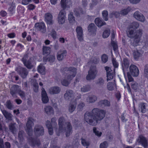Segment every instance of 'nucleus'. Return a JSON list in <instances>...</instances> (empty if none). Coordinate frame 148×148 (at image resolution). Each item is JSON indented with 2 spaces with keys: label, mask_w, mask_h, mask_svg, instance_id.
I'll return each instance as SVG.
<instances>
[{
  "label": "nucleus",
  "mask_w": 148,
  "mask_h": 148,
  "mask_svg": "<svg viewBox=\"0 0 148 148\" xmlns=\"http://www.w3.org/2000/svg\"><path fill=\"white\" fill-rule=\"evenodd\" d=\"M42 100L44 103H47L49 101V99L47 96V94L44 89L42 88L41 93Z\"/></svg>",
  "instance_id": "17"
},
{
  "label": "nucleus",
  "mask_w": 148,
  "mask_h": 148,
  "mask_svg": "<svg viewBox=\"0 0 148 148\" xmlns=\"http://www.w3.org/2000/svg\"><path fill=\"white\" fill-rule=\"evenodd\" d=\"M34 120L32 118H29L28 119L27 122L26 124V132L28 134L31 135L33 133V130L32 126L34 125Z\"/></svg>",
  "instance_id": "6"
},
{
  "label": "nucleus",
  "mask_w": 148,
  "mask_h": 148,
  "mask_svg": "<svg viewBox=\"0 0 148 148\" xmlns=\"http://www.w3.org/2000/svg\"><path fill=\"white\" fill-rule=\"evenodd\" d=\"M43 53L44 55H48L50 54L51 48L47 46H44L43 48Z\"/></svg>",
  "instance_id": "32"
},
{
  "label": "nucleus",
  "mask_w": 148,
  "mask_h": 148,
  "mask_svg": "<svg viewBox=\"0 0 148 148\" xmlns=\"http://www.w3.org/2000/svg\"><path fill=\"white\" fill-rule=\"evenodd\" d=\"M56 32L54 29H52L51 31V36L53 38L55 39L56 38Z\"/></svg>",
  "instance_id": "54"
},
{
  "label": "nucleus",
  "mask_w": 148,
  "mask_h": 148,
  "mask_svg": "<svg viewBox=\"0 0 148 148\" xmlns=\"http://www.w3.org/2000/svg\"><path fill=\"white\" fill-rule=\"evenodd\" d=\"M141 0H129L130 2L133 4H136L138 3Z\"/></svg>",
  "instance_id": "60"
},
{
  "label": "nucleus",
  "mask_w": 148,
  "mask_h": 148,
  "mask_svg": "<svg viewBox=\"0 0 148 148\" xmlns=\"http://www.w3.org/2000/svg\"><path fill=\"white\" fill-rule=\"evenodd\" d=\"M2 112L3 114L6 119L9 120H12L13 116L10 113L5 110H2Z\"/></svg>",
  "instance_id": "24"
},
{
  "label": "nucleus",
  "mask_w": 148,
  "mask_h": 148,
  "mask_svg": "<svg viewBox=\"0 0 148 148\" xmlns=\"http://www.w3.org/2000/svg\"><path fill=\"white\" fill-rule=\"evenodd\" d=\"M84 100L89 103H92L97 100V97L94 95H85L84 96Z\"/></svg>",
  "instance_id": "11"
},
{
  "label": "nucleus",
  "mask_w": 148,
  "mask_h": 148,
  "mask_svg": "<svg viewBox=\"0 0 148 148\" xmlns=\"http://www.w3.org/2000/svg\"><path fill=\"white\" fill-rule=\"evenodd\" d=\"M110 31L109 30L107 29L105 30L103 34V37L104 38H107L110 35Z\"/></svg>",
  "instance_id": "44"
},
{
  "label": "nucleus",
  "mask_w": 148,
  "mask_h": 148,
  "mask_svg": "<svg viewBox=\"0 0 148 148\" xmlns=\"http://www.w3.org/2000/svg\"><path fill=\"white\" fill-rule=\"evenodd\" d=\"M90 89V86L89 85H87L83 86L81 89V91L82 92H86L88 91Z\"/></svg>",
  "instance_id": "47"
},
{
  "label": "nucleus",
  "mask_w": 148,
  "mask_h": 148,
  "mask_svg": "<svg viewBox=\"0 0 148 148\" xmlns=\"http://www.w3.org/2000/svg\"><path fill=\"white\" fill-rule=\"evenodd\" d=\"M66 13L64 10H62L59 12L58 17V22L59 24H63L65 23Z\"/></svg>",
  "instance_id": "7"
},
{
  "label": "nucleus",
  "mask_w": 148,
  "mask_h": 148,
  "mask_svg": "<svg viewBox=\"0 0 148 148\" xmlns=\"http://www.w3.org/2000/svg\"><path fill=\"white\" fill-rule=\"evenodd\" d=\"M66 50H60L57 53V58L58 60H62L66 57Z\"/></svg>",
  "instance_id": "16"
},
{
  "label": "nucleus",
  "mask_w": 148,
  "mask_h": 148,
  "mask_svg": "<svg viewBox=\"0 0 148 148\" xmlns=\"http://www.w3.org/2000/svg\"><path fill=\"white\" fill-rule=\"evenodd\" d=\"M97 74V72L95 67L94 66H92L88 71V75L86 76V79L88 80L94 79Z\"/></svg>",
  "instance_id": "5"
},
{
  "label": "nucleus",
  "mask_w": 148,
  "mask_h": 148,
  "mask_svg": "<svg viewBox=\"0 0 148 148\" xmlns=\"http://www.w3.org/2000/svg\"><path fill=\"white\" fill-rule=\"evenodd\" d=\"M38 71L42 75L45 73V68L43 65H39L38 67Z\"/></svg>",
  "instance_id": "37"
},
{
  "label": "nucleus",
  "mask_w": 148,
  "mask_h": 148,
  "mask_svg": "<svg viewBox=\"0 0 148 148\" xmlns=\"http://www.w3.org/2000/svg\"><path fill=\"white\" fill-rule=\"evenodd\" d=\"M46 125L48 129V132L49 134L50 135L53 134V130L49 121H47L46 122Z\"/></svg>",
  "instance_id": "27"
},
{
  "label": "nucleus",
  "mask_w": 148,
  "mask_h": 148,
  "mask_svg": "<svg viewBox=\"0 0 148 148\" xmlns=\"http://www.w3.org/2000/svg\"><path fill=\"white\" fill-rule=\"evenodd\" d=\"M95 22L96 25L99 27H101L106 24L105 22L102 21L98 18H97L95 19Z\"/></svg>",
  "instance_id": "28"
},
{
  "label": "nucleus",
  "mask_w": 148,
  "mask_h": 148,
  "mask_svg": "<svg viewBox=\"0 0 148 148\" xmlns=\"http://www.w3.org/2000/svg\"><path fill=\"white\" fill-rule=\"evenodd\" d=\"M21 90L20 87L17 85H14L10 89V93L12 96L16 97V93Z\"/></svg>",
  "instance_id": "15"
},
{
  "label": "nucleus",
  "mask_w": 148,
  "mask_h": 148,
  "mask_svg": "<svg viewBox=\"0 0 148 148\" xmlns=\"http://www.w3.org/2000/svg\"><path fill=\"white\" fill-rule=\"evenodd\" d=\"M60 88L58 87H53L49 89V92L52 94L58 93L60 91Z\"/></svg>",
  "instance_id": "21"
},
{
  "label": "nucleus",
  "mask_w": 148,
  "mask_h": 148,
  "mask_svg": "<svg viewBox=\"0 0 148 148\" xmlns=\"http://www.w3.org/2000/svg\"><path fill=\"white\" fill-rule=\"evenodd\" d=\"M102 15L103 19L107 21L108 19V12L107 10H104L102 12Z\"/></svg>",
  "instance_id": "39"
},
{
  "label": "nucleus",
  "mask_w": 148,
  "mask_h": 148,
  "mask_svg": "<svg viewBox=\"0 0 148 148\" xmlns=\"http://www.w3.org/2000/svg\"><path fill=\"white\" fill-rule=\"evenodd\" d=\"M33 89L35 92H37L38 90V84L36 83L33 84Z\"/></svg>",
  "instance_id": "55"
},
{
  "label": "nucleus",
  "mask_w": 148,
  "mask_h": 148,
  "mask_svg": "<svg viewBox=\"0 0 148 148\" xmlns=\"http://www.w3.org/2000/svg\"><path fill=\"white\" fill-rule=\"evenodd\" d=\"M32 0H22V3L24 5H27Z\"/></svg>",
  "instance_id": "61"
},
{
  "label": "nucleus",
  "mask_w": 148,
  "mask_h": 148,
  "mask_svg": "<svg viewBox=\"0 0 148 148\" xmlns=\"http://www.w3.org/2000/svg\"><path fill=\"white\" fill-rule=\"evenodd\" d=\"M76 30L78 40L80 41H82L83 40V31L82 28L80 26H77Z\"/></svg>",
  "instance_id": "14"
},
{
  "label": "nucleus",
  "mask_w": 148,
  "mask_h": 148,
  "mask_svg": "<svg viewBox=\"0 0 148 148\" xmlns=\"http://www.w3.org/2000/svg\"><path fill=\"white\" fill-rule=\"evenodd\" d=\"M132 88L135 90H137L140 89V87L136 82L133 81L131 83Z\"/></svg>",
  "instance_id": "33"
},
{
  "label": "nucleus",
  "mask_w": 148,
  "mask_h": 148,
  "mask_svg": "<svg viewBox=\"0 0 148 148\" xmlns=\"http://www.w3.org/2000/svg\"><path fill=\"white\" fill-rule=\"evenodd\" d=\"M118 65H113L112 66H106L105 67L107 73H110L115 72V68H117Z\"/></svg>",
  "instance_id": "23"
},
{
  "label": "nucleus",
  "mask_w": 148,
  "mask_h": 148,
  "mask_svg": "<svg viewBox=\"0 0 148 148\" xmlns=\"http://www.w3.org/2000/svg\"><path fill=\"white\" fill-rule=\"evenodd\" d=\"M68 20L70 23H73L75 22V18L73 15V13L72 12H70L68 15Z\"/></svg>",
  "instance_id": "35"
},
{
  "label": "nucleus",
  "mask_w": 148,
  "mask_h": 148,
  "mask_svg": "<svg viewBox=\"0 0 148 148\" xmlns=\"http://www.w3.org/2000/svg\"><path fill=\"white\" fill-rule=\"evenodd\" d=\"M111 45L113 47L114 51H116L118 49V46L116 43L113 41H112L111 42Z\"/></svg>",
  "instance_id": "49"
},
{
  "label": "nucleus",
  "mask_w": 148,
  "mask_h": 148,
  "mask_svg": "<svg viewBox=\"0 0 148 148\" xmlns=\"http://www.w3.org/2000/svg\"><path fill=\"white\" fill-rule=\"evenodd\" d=\"M130 71V74L133 77H137L139 74V70L136 65H131Z\"/></svg>",
  "instance_id": "9"
},
{
  "label": "nucleus",
  "mask_w": 148,
  "mask_h": 148,
  "mask_svg": "<svg viewBox=\"0 0 148 148\" xmlns=\"http://www.w3.org/2000/svg\"><path fill=\"white\" fill-rule=\"evenodd\" d=\"M133 16L135 19L138 21L143 22L145 20V18L144 15L138 11L135 12Z\"/></svg>",
  "instance_id": "8"
},
{
  "label": "nucleus",
  "mask_w": 148,
  "mask_h": 148,
  "mask_svg": "<svg viewBox=\"0 0 148 148\" xmlns=\"http://www.w3.org/2000/svg\"><path fill=\"white\" fill-rule=\"evenodd\" d=\"M18 93L19 95L21 97V98H25V93L23 91L21 90H20L18 92Z\"/></svg>",
  "instance_id": "58"
},
{
  "label": "nucleus",
  "mask_w": 148,
  "mask_h": 148,
  "mask_svg": "<svg viewBox=\"0 0 148 148\" xmlns=\"http://www.w3.org/2000/svg\"><path fill=\"white\" fill-rule=\"evenodd\" d=\"M143 53V51L141 50H136L134 51L133 55L135 59L140 57Z\"/></svg>",
  "instance_id": "26"
},
{
  "label": "nucleus",
  "mask_w": 148,
  "mask_h": 148,
  "mask_svg": "<svg viewBox=\"0 0 148 148\" xmlns=\"http://www.w3.org/2000/svg\"><path fill=\"white\" fill-rule=\"evenodd\" d=\"M97 28L94 23L90 24L88 27V30L89 32L93 34H96Z\"/></svg>",
  "instance_id": "20"
},
{
  "label": "nucleus",
  "mask_w": 148,
  "mask_h": 148,
  "mask_svg": "<svg viewBox=\"0 0 148 148\" xmlns=\"http://www.w3.org/2000/svg\"><path fill=\"white\" fill-rule=\"evenodd\" d=\"M29 143L32 146H35L36 145H38L40 144L39 140H36L34 139H30Z\"/></svg>",
  "instance_id": "36"
},
{
  "label": "nucleus",
  "mask_w": 148,
  "mask_h": 148,
  "mask_svg": "<svg viewBox=\"0 0 148 148\" xmlns=\"http://www.w3.org/2000/svg\"><path fill=\"white\" fill-rule=\"evenodd\" d=\"M74 96V93L72 90H67L64 94V98L66 100H71L73 98Z\"/></svg>",
  "instance_id": "13"
},
{
  "label": "nucleus",
  "mask_w": 148,
  "mask_h": 148,
  "mask_svg": "<svg viewBox=\"0 0 148 148\" xmlns=\"http://www.w3.org/2000/svg\"><path fill=\"white\" fill-rule=\"evenodd\" d=\"M147 106V104L146 103H141L139 104V106L141 107V112L142 113H144L145 112Z\"/></svg>",
  "instance_id": "41"
},
{
  "label": "nucleus",
  "mask_w": 148,
  "mask_h": 148,
  "mask_svg": "<svg viewBox=\"0 0 148 148\" xmlns=\"http://www.w3.org/2000/svg\"><path fill=\"white\" fill-rule=\"evenodd\" d=\"M58 125L59 128L56 129V131L57 134L59 135L60 134L65 132V135L68 137L72 132V127L69 122H65L64 118L60 117L59 119Z\"/></svg>",
  "instance_id": "3"
},
{
  "label": "nucleus",
  "mask_w": 148,
  "mask_h": 148,
  "mask_svg": "<svg viewBox=\"0 0 148 148\" xmlns=\"http://www.w3.org/2000/svg\"><path fill=\"white\" fill-rule=\"evenodd\" d=\"M45 20L47 24L49 25L53 24V16L50 13H47L45 15Z\"/></svg>",
  "instance_id": "18"
},
{
  "label": "nucleus",
  "mask_w": 148,
  "mask_h": 148,
  "mask_svg": "<svg viewBox=\"0 0 148 148\" xmlns=\"http://www.w3.org/2000/svg\"><path fill=\"white\" fill-rule=\"evenodd\" d=\"M106 111L97 108H95L90 112H87L84 114L85 121L90 125H96L98 121L102 120L105 117Z\"/></svg>",
  "instance_id": "1"
},
{
  "label": "nucleus",
  "mask_w": 148,
  "mask_h": 148,
  "mask_svg": "<svg viewBox=\"0 0 148 148\" xmlns=\"http://www.w3.org/2000/svg\"><path fill=\"white\" fill-rule=\"evenodd\" d=\"M76 107L75 102L71 103L69 106V111L70 113H72L75 110Z\"/></svg>",
  "instance_id": "30"
},
{
  "label": "nucleus",
  "mask_w": 148,
  "mask_h": 148,
  "mask_svg": "<svg viewBox=\"0 0 148 148\" xmlns=\"http://www.w3.org/2000/svg\"><path fill=\"white\" fill-rule=\"evenodd\" d=\"M93 131L95 135L98 137H101L102 134V132L99 129L96 127H93Z\"/></svg>",
  "instance_id": "31"
},
{
  "label": "nucleus",
  "mask_w": 148,
  "mask_h": 148,
  "mask_svg": "<svg viewBox=\"0 0 148 148\" xmlns=\"http://www.w3.org/2000/svg\"><path fill=\"white\" fill-rule=\"evenodd\" d=\"M21 75L23 78H25L26 77L27 75V72L26 70L24 69H22L21 73H20Z\"/></svg>",
  "instance_id": "43"
},
{
  "label": "nucleus",
  "mask_w": 148,
  "mask_h": 148,
  "mask_svg": "<svg viewBox=\"0 0 148 148\" xmlns=\"http://www.w3.org/2000/svg\"><path fill=\"white\" fill-rule=\"evenodd\" d=\"M139 23L137 22L131 23L129 26L128 31L127 32V35L128 37L134 38L132 41L130 40V44L134 47L139 45L143 34V30L141 29H139L134 31L132 29H136L139 27Z\"/></svg>",
  "instance_id": "2"
},
{
  "label": "nucleus",
  "mask_w": 148,
  "mask_h": 148,
  "mask_svg": "<svg viewBox=\"0 0 148 148\" xmlns=\"http://www.w3.org/2000/svg\"><path fill=\"white\" fill-rule=\"evenodd\" d=\"M138 141L144 147L147 145V141L145 138L143 136H139V139L138 140Z\"/></svg>",
  "instance_id": "29"
},
{
  "label": "nucleus",
  "mask_w": 148,
  "mask_h": 148,
  "mask_svg": "<svg viewBox=\"0 0 148 148\" xmlns=\"http://www.w3.org/2000/svg\"><path fill=\"white\" fill-rule=\"evenodd\" d=\"M44 110L45 113L48 115H50L54 114V112L53 108L49 106H46Z\"/></svg>",
  "instance_id": "19"
},
{
  "label": "nucleus",
  "mask_w": 148,
  "mask_h": 148,
  "mask_svg": "<svg viewBox=\"0 0 148 148\" xmlns=\"http://www.w3.org/2000/svg\"><path fill=\"white\" fill-rule=\"evenodd\" d=\"M10 130L13 132L14 134V132L15 131V129L14 125H10L9 126Z\"/></svg>",
  "instance_id": "64"
},
{
  "label": "nucleus",
  "mask_w": 148,
  "mask_h": 148,
  "mask_svg": "<svg viewBox=\"0 0 148 148\" xmlns=\"http://www.w3.org/2000/svg\"><path fill=\"white\" fill-rule=\"evenodd\" d=\"M131 10V8L130 7H128L127 8L125 9L120 12V13L122 15L127 14Z\"/></svg>",
  "instance_id": "40"
},
{
  "label": "nucleus",
  "mask_w": 148,
  "mask_h": 148,
  "mask_svg": "<svg viewBox=\"0 0 148 148\" xmlns=\"http://www.w3.org/2000/svg\"><path fill=\"white\" fill-rule=\"evenodd\" d=\"M34 132L36 136L42 135L44 133L43 127L40 125H36L34 129Z\"/></svg>",
  "instance_id": "10"
},
{
  "label": "nucleus",
  "mask_w": 148,
  "mask_h": 148,
  "mask_svg": "<svg viewBox=\"0 0 148 148\" xmlns=\"http://www.w3.org/2000/svg\"><path fill=\"white\" fill-rule=\"evenodd\" d=\"M107 88L108 90L112 91L116 88V84L114 81L112 82H108L107 84Z\"/></svg>",
  "instance_id": "25"
},
{
  "label": "nucleus",
  "mask_w": 148,
  "mask_h": 148,
  "mask_svg": "<svg viewBox=\"0 0 148 148\" xmlns=\"http://www.w3.org/2000/svg\"><path fill=\"white\" fill-rule=\"evenodd\" d=\"M110 16L111 17L118 18L119 16V13L118 12H113L111 14Z\"/></svg>",
  "instance_id": "51"
},
{
  "label": "nucleus",
  "mask_w": 148,
  "mask_h": 148,
  "mask_svg": "<svg viewBox=\"0 0 148 148\" xmlns=\"http://www.w3.org/2000/svg\"><path fill=\"white\" fill-rule=\"evenodd\" d=\"M6 106L9 109H11L12 108V104L9 101H7Z\"/></svg>",
  "instance_id": "57"
},
{
  "label": "nucleus",
  "mask_w": 148,
  "mask_h": 148,
  "mask_svg": "<svg viewBox=\"0 0 148 148\" xmlns=\"http://www.w3.org/2000/svg\"><path fill=\"white\" fill-rule=\"evenodd\" d=\"M76 72V69L71 67L70 68L66 78L61 81V83L64 86H67L69 83V81L71 80L75 75Z\"/></svg>",
  "instance_id": "4"
},
{
  "label": "nucleus",
  "mask_w": 148,
  "mask_h": 148,
  "mask_svg": "<svg viewBox=\"0 0 148 148\" xmlns=\"http://www.w3.org/2000/svg\"><path fill=\"white\" fill-rule=\"evenodd\" d=\"M101 58L103 63H105L108 61V57L106 55L103 54L101 56Z\"/></svg>",
  "instance_id": "42"
},
{
  "label": "nucleus",
  "mask_w": 148,
  "mask_h": 148,
  "mask_svg": "<svg viewBox=\"0 0 148 148\" xmlns=\"http://www.w3.org/2000/svg\"><path fill=\"white\" fill-rule=\"evenodd\" d=\"M115 72L110 73H107V80L108 81L112 79L114 75Z\"/></svg>",
  "instance_id": "45"
},
{
  "label": "nucleus",
  "mask_w": 148,
  "mask_h": 148,
  "mask_svg": "<svg viewBox=\"0 0 148 148\" xmlns=\"http://www.w3.org/2000/svg\"><path fill=\"white\" fill-rule=\"evenodd\" d=\"M74 12L75 13V15L77 16L79 15L80 13H82L81 9L80 8L79 9L78 8L75 9L74 10Z\"/></svg>",
  "instance_id": "53"
},
{
  "label": "nucleus",
  "mask_w": 148,
  "mask_h": 148,
  "mask_svg": "<svg viewBox=\"0 0 148 148\" xmlns=\"http://www.w3.org/2000/svg\"><path fill=\"white\" fill-rule=\"evenodd\" d=\"M127 75L129 82H132L133 81V79L131 75L129 73H127Z\"/></svg>",
  "instance_id": "62"
},
{
  "label": "nucleus",
  "mask_w": 148,
  "mask_h": 148,
  "mask_svg": "<svg viewBox=\"0 0 148 148\" xmlns=\"http://www.w3.org/2000/svg\"><path fill=\"white\" fill-rule=\"evenodd\" d=\"M55 59V57L54 56L52 55L50 56L49 58H48V60L50 62H53Z\"/></svg>",
  "instance_id": "56"
},
{
  "label": "nucleus",
  "mask_w": 148,
  "mask_h": 148,
  "mask_svg": "<svg viewBox=\"0 0 148 148\" xmlns=\"http://www.w3.org/2000/svg\"><path fill=\"white\" fill-rule=\"evenodd\" d=\"M35 26L36 29L41 32L45 33L46 32V29L43 23H37L35 24Z\"/></svg>",
  "instance_id": "12"
},
{
  "label": "nucleus",
  "mask_w": 148,
  "mask_h": 148,
  "mask_svg": "<svg viewBox=\"0 0 148 148\" xmlns=\"http://www.w3.org/2000/svg\"><path fill=\"white\" fill-rule=\"evenodd\" d=\"M27 55H26L24 56L22 59V61L23 62L24 65H30V64H31V63L30 62H29L28 63V64H27Z\"/></svg>",
  "instance_id": "52"
},
{
  "label": "nucleus",
  "mask_w": 148,
  "mask_h": 148,
  "mask_svg": "<svg viewBox=\"0 0 148 148\" xmlns=\"http://www.w3.org/2000/svg\"><path fill=\"white\" fill-rule=\"evenodd\" d=\"M97 3V1L95 0H92L90 3V7L92 8L94 6L96 5Z\"/></svg>",
  "instance_id": "59"
},
{
  "label": "nucleus",
  "mask_w": 148,
  "mask_h": 148,
  "mask_svg": "<svg viewBox=\"0 0 148 148\" xmlns=\"http://www.w3.org/2000/svg\"><path fill=\"white\" fill-rule=\"evenodd\" d=\"M100 102L106 106H110V102L107 100H102L100 101Z\"/></svg>",
  "instance_id": "46"
},
{
  "label": "nucleus",
  "mask_w": 148,
  "mask_h": 148,
  "mask_svg": "<svg viewBox=\"0 0 148 148\" xmlns=\"http://www.w3.org/2000/svg\"><path fill=\"white\" fill-rule=\"evenodd\" d=\"M99 58L95 57L92 58L88 62V64H97L98 63L99 60Z\"/></svg>",
  "instance_id": "34"
},
{
  "label": "nucleus",
  "mask_w": 148,
  "mask_h": 148,
  "mask_svg": "<svg viewBox=\"0 0 148 148\" xmlns=\"http://www.w3.org/2000/svg\"><path fill=\"white\" fill-rule=\"evenodd\" d=\"M71 3L70 0H61V6L63 8V10L65 9L66 5H70Z\"/></svg>",
  "instance_id": "22"
},
{
  "label": "nucleus",
  "mask_w": 148,
  "mask_h": 148,
  "mask_svg": "<svg viewBox=\"0 0 148 148\" xmlns=\"http://www.w3.org/2000/svg\"><path fill=\"white\" fill-rule=\"evenodd\" d=\"M144 76L148 79V65H146L145 67Z\"/></svg>",
  "instance_id": "48"
},
{
  "label": "nucleus",
  "mask_w": 148,
  "mask_h": 148,
  "mask_svg": "<svg viewBox=\"0 0 148 148\" xmlns=\"http://www.w3.org/2000/svg\"><path fill=\"white\" fill-rule=\"evenodd\" d=\"M84 104L83 103H80L78 106L77 108L79 110L82 109L84 106Z\"/></svg>",
  "instance_id": "63"
},
{
  "label": "nucleus",
  "mask_w": 148,
  "mask_h": 148,
  "mask_svg": "<svg viewBox=\"0 0 148 148\" xmlns=\"http://www.w3.org/2000/svg\"><path fill=\"white\" fill-rule=\"evenodd\" d=\"M108 146V143L106 141H104L101 143L99 146V148H107Z\"/></svg>",
  "instance_id": "50"
},
{
  "label": "nucleus",
  "mask_w": 148,
  "mask_h": 148,
  "mask_svg": "<svg viewBox=\"0 0 148 148\" xmlns=\"http://www.w3.org/2000/svg\"><path fill=\"white\" fill-rule=\"evenodd\" d=\"M82 145L86 148L89 145L90 142L86 138H82Z\"/></svg>",
  "instance_id": "38"
}]
</instances>
